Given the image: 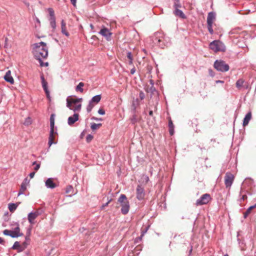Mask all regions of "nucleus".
<instances>
[{"label":"nucleus","mask_w":256,"mask_h":256,"mask_svg":"<svg viewBox=\"0 0 256 256\" xmlns=\"http://www.w3.org/2000/svg\"><path fill=\"white\" fill-rule=\"evenodd\" d=\"M94 106H95L94 104H93L90 101L89 102V104H88V106L86 107V110H87V112H90Z\"/></svg>","instance_id":"nucleus-32"},{"label":"nucleus","mask_w":256,"mask_h":256,"mask_svg":"<svg viewBox=\"0 0 256 256\" xmlns=\"http://www.w3.org/2000/svg\"><path fill=\"white\" fill-rule=\"evenodd\" d=\"M99 34L105 37L106 40H110L111 36L112 33L110 32L108 29L106 28H102L99 32Z\"/></svg>","instance_id":"nucleus-10"},{"label":"nucleus","mask_w":256,"mask_h":256,"mask_svg":"<svg viewBox=\"0 0 256 256\" xmlns=\"http://www.w3.org/2000/svg\"><path fill=\"white\" fill-rule=\"evenodd\" d=\"M40 214V213L38 211L34 212H31L28 214V219L29 222L31 224L34 223V220Z\"/></svg>","instance_id":"nucleus-12"},{"label":"nucleus","mask_w":256,"mask_h":256,"mask_svg":"<svg viewBox=\"0 0 256 256\" xmlns=\"http://www.w3.org/2000/svg\"><path fill=\"white\" fill-rule=\"evenodd\" d=\"M10 236H11L12 238H18V236H20L21 234H18L17 233H16L14 231L12 230V234H10Z\"/></svg>","instance_id":"nucleus-43"},{"label":"nucleus","mask_w":256,"mask_h":256,"mask_svg":"<svg viewBox=\"0 0 256 256\" xmlns=\"http://www.w3.org/2000/svg\"><path fill=\"white\" fill-rule=\"evenodd\" d=\"M136 198L138 200H142L144 199L145 192L144 191V188L141 186L138 185L136 189Z\"/></svg>","instance_id":"nucleus-8"},{"label":"nucleus","mask_w":256,"mask_h":256,"mask_svg":"<svg viewBox=\"0 0 256 256\" xmlns=\"http://www.w3.org/2000/svg\"><path fill=\"white\" fill-rule=\"evenodd\" d=\"M61 32L62 34L66 36H68L70 34L66 30V23L64 20L61 21Z\"/></svg>","instance_id":"nucleus-18"},{"label":"nucleus","mask_w":256,"mask_h":256,"mask_svg":"<svg viewBox=\"0 0 256 256\" xmlns=\"http://www.w3.org/2000/svg\"><path fill=\"white\" fill-rule=\"evenodd\" d=\"M127 200L126 197L124 194H121L118 198V201L121 204L124 203L125 201Z\"/></svg>","instance_id":"nucleus-33"},{"label":"nucleus","mask_w":256,"mask_h":256,"mask_svg":"<svg viewBox=\"0 0 256 256\" xmlns=\"http://www.w3.org/2000/svg\"><path fill=\"white\" fill-rule=\"evenodd\" d=\"M101 99V96L100 94L96 95L92 98L90 100V102L95 104H98Z\"/></svg>","instance_id":"nucleus-25"},{"label":"nucleus","mask_w":256,"mask_h":256,"mask_svg":"<svg viewBox=\"0 0 256 256\" xmlns=\"http://www.w3.org/2000/svg\"><path fill=\"white\" fill-rule=\"evenodd\" d=\"M26 180H25V181L23 182L21 184L18 196L24 194V191L26 190Z\"/></svg>","instance_id":"nucleus-21"},{"label":"nucleus","mask_w":256,"mask_h":256,"mask_svg":"<svg viewBox=\"0 0 256 256\" xmlns=\"http://www.w3.org/2000/svg\"><path fill=\"white\" fill-rule=\"evenodd\" d=\"M210 48L214 52H224L226 46L220 40H214L209 45Z\"/></svg>","instance_id":"nucleus-3"},{"label":"nucleus","mask_w":256,"mask_h":256,"mask_svg":"<svg viewBox=\"0 0 256 256\" xmlns=\"http://www.w3.org/2000/svg\"><path fill=\"white\" fill-rule=\"evenodd\" d=\"M32 120L31 118L30 117H28L25 120L24 122V124L26 126H28L32 124Z\"/></svg>","instance_id":"nucleus-37"},{"label":"nucleus","mask_w":256,"mask_h":256,"mask_svg":"<svg viewBox=\"0 0 256 256\" xmlns=\"http://www.w3.org/2000/svg\"><path fill=\"white\" fill-rule=\"evenodd\" d=\"M19 204H20V202L16 203V204H14V203L9 204L8 205V208L10 212H13L16 209V208L18 206Z\"/></svg>","instance_id":"nucleus-24"},{"label":"nucleus","mask_w":256,"mask_h":256,"mask_svg":"<svg viewBox=\"0 0 256 256\" xmlns=\"http://www.w3.org/2000/svg\"><path fill=\"white\" fill-rule=\"evenodd\" d=\"M150 84H152V87L150 88L151 90L152 91L154 90L155 88H154V81L152 80H150Z\"/></svg>","instance_id":"nucleus-47"},{"label":"nucleus","mask_w":256,"mask_h":256,"mask_svg":"<svg viewBox=\"0 0 256 256\" xmlns=\"http://www.w3.org/2000/svg\"><path fill=\"white\" fill-rule=\"evenodd\" d=\"M135 72H136V69L134 68H133L132 69H131V70H130L131 74H133L135 73Z\"/></svg>","instance_id":"nucleus-54"},{"label":"nucleus","mask_w":256,"mask_h":256,"mask_svg":"<svg viewBox=\"0 0 256 256\" xmlns=\"http://www.w3.org/2000/svg\"><path fill=\"white\" fill-rule=\"evenodd\" d=\"M79 114L78 113H74V114L68 119V124L70 126L72 125L75 122L78 120Z\"/></svg>","instance_id":"nucleus-13"},{"label":"nucleus","mask_w":256,"mask_h":256,"mask_svg":"<svg viewBox=\"0 0 256 256\" xmlns=\"http://www.w3.org/2000/svg\"><path fill=\"white\" fill-rule=\"evenodd\" d=\"M122 208L121 212L124 214H126L128 213L130 210L129 202L128 200L125 201L124 203L121 204Z\"/></svg>","instance_id":"nucleus-14"},{"label":"nucleus","mask_w":256,"mask_h":256,"mask_svg":"<svg viewBox=\"0 0 256 256\" xmlns=\"http://www.w3.org/2000/svg\"><path fill=\"white\" fill-rule=\"evenodd\" d=\"M142 182H144L146 183H147L149 181V178L146 175H142Z\"/></svg>","instance_id":"nucleus-39"},{"label":"nucleus","mask_w":256,"mask_h":256,"mask_svg":"<svg viewBox=\"0 0 256 256\" xmlns=\"http://www.w3.org/2000/svg\"><path fill=\"white\" fill-rule=\"evenodd\" d=\"M4 79L6 82H10V84H13L14 83V80L11 76V72L10 70L6 72L5 76H4Z\"/></svg>","instance_id":"nucleus-15"},{"label":"nucleus","mask_w":256,"mask_h":256,"mask_svg":"<svg viewBox=\"0 0 256 256\" xmlns=\"http://www.w3.org/2000/svg\"><path fill=\"white\" fill-rule=\"evenodd\" d=\"M84 86V84L83 82H80L76 86V90L78 92H82L84 91V89L82 88Z\"/></svg>","instance_id":"nucleus-28"},{"label":"nucleus","mask_w":256,"mask_h":256,"mask_svg":"<svg viewBox=\"0 0 256 256\" xmlns=\"http://www.w3.org/2000/svg\"><path fill=\"white\" fill-rule=\"evenodd\" d=\"M242 32L241 28L238 27L232 29L230 32L229 34L231 38L234 37L235 35L240 34Z\"/></svg>","instance_id":"nucleus-17"},{"label":"nucleus","mask_w":256,"mask_h":256,"mask_svg":"<svg viewBox=\"0 0 256 256\" xmlns=\"http://www.w3.org/2000/svg\"><path fill=\"white\" fill-rule=\"evenodd\" d=\"M111 201V200H108L107 202H106L105 204H104L102 206V208L103 209L108 204L110 203V202Z\"/></svg>","instance_id":"nucleus-49"},{"label":"nucleus","mask_w":256,"mask_h":256,"mask_svg":"<svg viewBox=\"0 0 256 256\" xmlns=\"http://www.w3.org/2000/svg\"><path fill=\"white\" fill-rule=\"evenodd\" d=\"M256 208V206H252L249 207L247 210L244 214V218H246L251 212L252 210Z\"/></svg>","instance_id":"nucleus-27"},{"label":"nucleus","mask_w":256,"mask_h":256,"mask_svg":"<svg viewBox=\"0 0 256 256\" xmlns=\"http://www.w3.org/2000/svg\"><path fill=\"white\" fill-rule=\"evenodd\" d=\"M102 125V124L92 123L90 128L92 130H94L100 128Z\"/></svg>","instance_id":"nucleus-29"},{"label":"nucleus","mask_w":256,"mask_h":256,"mask_svg":"<svg viewBox=\"0 0 256 256\" xmlns=\"http://www.w3.org/2000/svg\"><path fill=\"white\" fill-rule=\"evenodd\" d=\"M214 68L218 71L226 72L229 70V66L222 60H216L214 64Z\"/></svg>","instance_id":"nucleus-4"},{"label":"nucleus","mask_w":256,"mask_h":256,"mask_svg":"<svg viewBox=\"0 0 256 256\" xmlns=\"http://www.w3.org/2000/svg\"><path fill=\"white\" fill-rule=\"evenodd\" d=\"M245 81L243 79H239L236 82V86L238 88H240L244 86Z\"/></svg>","instance_id":"nucleus-26"},{"label":"nucleus","mask_w":256,"mask_h":256,"mask_svg":"<svg viewBox=\"0 0 256 256\" xmlns=\"http://www.w3.org/2000/svg\"><path fill=\"white\" fill-rule=\"evenodd\" d=\"M251 118H252V112H249L246 114V115L245 116L244 118V119L243 120V126H247L249 122L251 120Z\"/></svg>","instance_id":"nucleus-19"},{"label":"nucleus","mask_w":256,"mask_h":256,"mask_svg":"<svg viewBox=\"0 0 256 256\" xmlns=\"http://www.w3.org/2000/svg\"><path fill=\"white\" fill-rule=\"evenodd\" d=\"M93 138V136L91 134H88L86 136V139L88 142H90Z\"/></svg>","instance_id":"nucleus-44"},{"label":"nucleus","mask_w":256,"mask_h":256,"mask_svg":"<svg viewBox=\"0 0 256 256\" xmlns=\"http://www.w3.org/2000/svg\"><path fill=\"white\" fill-rule=\"evenodd\" d=\"M192 252V247L190 250V254Z\"/></svg>","instance_id":"nucleus-62"},{"label":"nucleus","mask_w":256,"mask_h":256,"mask_svg":"<svg viewBox=\"0 0 256 256\" xmlns=\"http://www.w3.org/2000/svg\"><path fill=\"white\" fill-rule=\"evenodd\" d=\"M152 114H153L152 111V110H150V112H149L150 116H152Z\"/></svg>","instance_id":"nucleus-59"},{"label":"nucleus","mask_w":256,"mask_h":256,"mask_svg":"<svg viewBox=\"0 0 256 256\" xmlns=\"http://www.w3.org/2000/svg\"><path fill=\"white\" fill-rule=\"evenodd\" d=\"M72 188V186H68V188H66V192L69 193Z\"/></svg>","instance_id":"nucleus-50"},{"label":"nucleus","mask_w":256,"mask_h":256,"mask_svg":"<svg viewBox=\"0 0 256 256\" xmlns=\"http://www.w3.org/2000/svg\"><path fill=\"white\" fill-rule=\"evenodd\" d=\"M48 12V20L50 27L52 28V32H54L56 29V18L54 12L52 8H49L47 9Z\"/></svg>","instance_id":"nucleus-5"},{"label":"nucleus","mask_w":256,"mask_h":256,"mask_svg":"<svg viewBox=\"0 0 256 256\" xmlns=\"http://www.w3.org/2000/svg\"><path fill=\"white\" fill-rule=\"evenodd\" d=\"M216 13L214 12H210L207 17V22L213 23L216 20Z\"/></svg>","instance_id":"nucleus-20"},{"label":"nucleus","mask_w":256,"mask_h":256,"mask_svg":"<svg viewBox=\"0 0 256 256\" xmlns=\"http://www.w3.org/2000/svg\"><path fill=\"white\" fill-rule=\"evenodd\" d=\"M82 101V98L69 96L66 98V106L74 113H78L81 110Z\"/></svg>","instance_id":"nucleus-2"},{"label":"nucleus","mask_w":256,"mask_h":256,"mask_svg":"<svg viewBox=\"0 0 256 256\" xmlns=\"http://www.w3.org/2000/svg\"><path fill=\"white\" fill-rule=\"evenodd\" d=\"M32 52L35 58L38 60L40 66H42V59H45L48 56V47L46 44L41 42L34 44Z\"/></svg>","instance_id":"nucleus-1"},{"label":"nucleus","mask_w":256,"mask_h":256,"mask_svg":"<svg viewBox=\"0 0 256 256\" xmlns=\"http://www.w3.org/2000/svg\"><path fill=\"white\" fill-rule=\"evenodd\" d=\"M92 120H96V121L102 120V119L101 118H96V117H92Z\"/></svg>","instance_id":"nucleus-52"},{"label":"nucleus","mask_w":256,"mask_h":256,"mask_svg":"<svg viewBox=\"0 0 256 256\" xmlns=\"http://www.w3.org/2000/svg\"><path fill=\"white\" fill-rule=\"evenodd\" d=\"M36 22L39 24H40V20L38 18H36Z\"/></svg>","instance_id":"nucleus-56"},{"label":"nucleus","mask_w":256,"mask_h":256,"mask_svg":"<svg viewBox=\"0 0 256 256\" xmlns=\"http://www.w3.org/2000/svg\"><path fill=\"white\" fill-rule=\"evenodd\" d=\"M211 200V197L210 194H202L198 200H196V206H202L206 204Z\"/></svg>","instance_id":"nucleus-6"},{"label":"nucleus","mask_w":256,"mask_h":256,"mask_svg":"<svg viewBox=\"0 0 256 256\" xmlns=\"http://www.w3.org/2000/svg\"><path fill=\"white\" fill-rule=\"evenodd\" d=\"M234 176L230 172H227L224 176V184L226 188H230L234 181Z\"/></svg>","instance_id":"nucleus-7"},{"label":"nucleus","mask_w":256,"mask_h":256,"mask_svg":"<svg viewBox=\"0 0 256 256\" xmlns=\"http://www.w3.org/2000/svg\"><path fill=\"white\" fill-rule=\"evenodd\" d=\"M224 256H228V254H226Z\"/></svg>","instance_id":"nucleus-64"},{"label":"nucleus","mask_w":256,"mask_h":256,"mask_svg":"<svg viewBox=\"0 0 256 256\" xmlns=\"http://www.w3.org/2000/svg\"><path fill=\"white\" fill-rule=\"evenodd\" d=\"M42 64H43L42 66H48V62H46L44 63L42 62Z\"/></svg>","instance_id":"nucleus-58"},{"label":"nucleus","mask_w":256,"mask_h":256,"mask_svg":"<svg viewBox=\"0 0 256 256\" xmlns=\"http://www.w3.org/2000/svg\"><path fill=\"white\" fill-rule=\"evenodd\" d=\"M159 46L162 47V48H163V46H164V45H161L160 44H159Z\"/></svg>","instance_id":"nucleus-63"},{"label":"nucleus","mask_w":256,"mask_h":256,"mask_svg":"<svg viewBox=\"0 0 256 256\" xmlns=\"http://www.w3.org/2000/svg\"><path fill=\"white\" fill-rule=\"evenodd\" d=\"M212 24L213 23L207 22V27L208 30L209 32L212 34H214V30L212 29Z\"/></svg>","instance_id":"nucleus-36"},{"label":"nucleus","mask_w":256,"mask_h":256,"mask_svg":"<svg viewBox=\"0 0 256 256\" xmlns=\"http://www.w3.org/2000/svg\"><path fill=\"white\" fill-rule=\"evenodd\" d=\"M142 236H140L138 237V238H136L135 240V242H136V243H138V242H139V241H140V240H142Z\"/></svg>","instance_id":"nucleus-48"},{"label":"nucleus","mask_w":256,"mask_h":256,"mask_svg":"<svg viewBox=\"0 0 256 256\" xmlns=\"http://www.w3.org/2000/svg\"><path fill=\"white\" fill-rule=\"evenodd\" d=\"M139 97H140V99L142 100L144 99V98L145 97V94H144V92H140L139 94Z\"/></svg>","instance_id":"nucleus-45"},{"label":"nucleus","mask_w":256,"mask_h":256,"mask_svg":"<svg viewBox=\"0 0 256 256\" xmlns=\"http://www.w3.org/2000/svg\"><path fill=\"white\" fill-rule=\"evenodd\" d=\"M34 175H35V172H32L29 174V176L31 178H33L34 177Z\"/></svg>","instance_id":"nucleus-51"},{"label":"nucleus","mask_w":256,"mask_h":256,"mask_svg":"<svg viewBox=\"0 0 256 256\" xmlns=\"http://www.w3.org/2000/svg\"><path fill=\"white\" fill-rule=\"evenodd\" d=\"M16 226L12 230L14 231L18 234H21V236L23 235V234L20 232V228L19 227V225L18 224H16Z\"/></svg>","instance_id":"nucleus-35"},{"label":"nucleus","mask_w":256,"mask_h":256,"mask_svg":"<svg viewBox=\"0 0 256 256\" xmlns=\"http://www.w3.org/2000/svg\"><path fill=\"white\" fill-rule=\"evenodd\" d=\"M212 70H209V74H210V76H213V74H212Z\"/></svg>","instance_id":"nucleus-57"},{"label":"nucleus","mask_w":256,"mask_h":256,"mask_svg":"<svg viewBox=\"0 0 256 256\" xmlns=\"http://www.w3.org/2000/svg\"><path fill=\"white\" fill-rule=\"evenodd\" d=\"M174 14L176 16H178L182 18H185L186 16L184 13L180 9H176L174 12Z\"/></svg>","instance_id":"nucleus-23"},{"label":"nucleus","mask_w":256,"mask_h":256,"mask_svg":"<svg viewBox=\"0 0 256 256\" xmlns=\"http://www.w3.org/2000/svg\"><path fill=\"white\" fill-rule=\"evenodd\" d=\"M46 186L47 188H54L56 187V184L53 182L52 178H48L45 182Z\"/></svg>","instance_id":"nucleus-16"},{"label":"nucleus","mask_w":256,"mask_h":256,"mask_svg":"<svg viewBox=\"0 0 256 256\" xmlns=\"http://www.w3.org/2000/svg\"><path fill=\"white\" fill-rule=\"evenodd\" d=\"M58 134L57 132L54 130V129H50V136L48 137V146L50 147L52 144H56V142H54V140L56 136Z\"/></svg>","instance_id":"nucleus-9"},{"label":"nucleus","mask_w":256,"mask_h":256,"mask_svg":"<svg viewBox=\"0 0 256 256\" xmlns=\"http://www.w3.org/2000/svg\"><path fill=\"white\" fill-rule=\"evenodd\" d=\"M146 232H146H142V233L141 236H144V234Z\"/></svg>","instance_id":"nucleus-60"},{"label":"nucleus","mask_w":256,"mask_h":256,"mask_svg":"<svg viewBox=\"0 0 256 256\" xmlns=\"http://www.w3.org/2000/svg\"><path fill=\"white\" fill-rule=\"evenodd\" d=\"M32 165H36L34 168V170L35 171H37L40 168V164H37L36 162H32Z\"/></svg>","instance_id":"nucleus-42"},{"label":"nucleus","mask_w":256,"mask_h":256,"mask_svg":"<svg viewBox=\"0 0 256 256\" xmlns=\"http://www.w3.org/2000/svg\"><path fill=\"white\" fill-rule=\"evenodd\" d=\"M168 128H169V132L171 136H172L174 132V126L172 123V122L171 118H170L168 120Z\"/></svg>","instance_id":"nucleus-22"},{"label":"nucleus","mask_w":256,"mask_h":256,"mask_svg":"<svg viewBox=\"0 0 256 256\" xmlns=\"http://www.w3.org/2000/svg\"><path fill=\"white\" fill-rule=\"evenodd\" d=\"M174 10H176V9H179L182 8V5L180 2V0H174Z\"/></svg>","instance_id":"nucleus-30"},{"label":"nucleus","mask_w":256,"mask_h":256,"mask_svg":"<svg viewBox=\"0 0 256 256\" xmlns=\"http://www.w3.org/2000/svg\"><path fill=\"white\" fill-rule=\"evenodd\" d=\"M98 113L100 114H101V115H104L105 114V111L102 109V108H100L98 110Z\"/></svg>","instance_id":"nucleus-46"},{"label":"nucleus","mask_w":256,"mask_h":256,"mask_svg":"<svg viewBox=\"0 0 256 256\" xmlns=\"http://www.w3.org/2000/svg\"><path fill=\"white\" fill-rule=\"evenodd\" d=\"M40 78L42 80V86L44 88V90L46 97L50 100V92L48 90V83L44 80V76L43 75H42L40 76Z\"/></svg>","instance_id":"nucleus-11"},{"label":"nucleus","mask_w":256,"mask_h":256,"mask_svg":"<svg viewBox=\"0 0 256 256\" xmlns=\"http://www.w3.org/2000/svg\"><path fill=\"white\" fill-rule=\"evenodd\" d=\"M12 230H5L3 232V234L6 236H10V234H12Z\"/></svg>","instance_id":"nucleus-41"},{"label":"nucleus","mask_w":256,"mask_h":256,"mask_svg":"<svg viewBox=\"0 0 256 256\" xmlns=\"http://www.w3.org/2000/svg\"><path fill=\"white\" fill-rule=\"evenodd\" d=\"M242 194V188H241V190L240 192V196H242L240 198V201H244L247 198V196L245 194Z\"/></svg>","instance_id":"nucleus-38"},{"label":"nucleus","mask_w":256,"mask_h":256,"mask_svg":"<svg viewBox=\"0 0 256 256\" xmlns=\"http://www.w3.org/2000/svg\"><path fill=\"white\" fill-rule=\"evenodd\" d=\"M127 58L128 59V64L130 65L132 64L133 58L132 54L130 52H128L127 53Z\"/></svg>","instance_id":"nucleus-34"},{"label":"nucleus","mask_w":256,"mask_h":256,"mask_svg":"<svg viewBox=\"0 0 256 256\" xmlns=\"http://www.w3.org/2000/svg\"><path fill=\"white\" fill-rule=\"evenodd\" d=\"M224 82L221 80H217L216 81V84H224Z\"/></svg>","instance_id":"nucleus-55"},{"label":"nucleus","mask_w":256,"mask_h":256,"mask_svg":"<svg viewBox=\"0 0 256 256\" xmlns=\"http://www.w3.org/2000/svg\"><path fill=\"white\" fill-rule=\"evenodd\" d=\"M54 114H52L50 116V129H54Z\"/></svg>","instance_id":"nucleus-31"},{"label":"nucleus","mask_w":256,"mask_h":256,"mask_svg":"<svg viewBox=\"0 0 256 256\" xmlns=\"http://www.w3.org/2000/svg\"><path fill=\"white\" fill-rule=\"evenodd\" d=\"M3 242V240L2 238H0V244H2Z\"/></svg>","instance_id":"nucleus-61"},{"label":"nucleus","mask_w":256,"mask_h":256,"mask_svg":"<svg viewBox=\"0 0 256 256\" xmlns=\"http://www.w3.org/2000/svg\"><path fill=\"white\" fill-rule=\"evenodd\" d=\"M20 247V244L18 242H16L13 246H12V248L13 249H18Z\"/></svg>","instance_id":"nucleus-40"},{"label":"nucleus","mask_w":256,"mask_h":256,"mask_svg":"<svg viewBox=\"0 0 256 256\" xmlns=\"http://www.w3.org/2000/svg\"><path fill=\"white\" fill-rule=\"evenodd\" d=\"M70 1H71V2H72V4L74 6H76V0H70Z\"/></svg>","instance_id":"nucleus-53"}]
</instances>
